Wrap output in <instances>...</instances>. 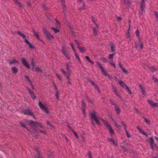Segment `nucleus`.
<instances>
[{
    "mask_svg": "<svg viewBox=\"0 0 158 158\" xmlns=\"http://www.w3.org/2000/svg\"><path fill=\"white\" fill-rule=\"evenodd\" d=\"M89 115L92 121L94 120L98 125H100L101 124V123L99 122V119L97 118V116L95 111H94L93 113H90Z\"/></svg>",
    "mask_w": 158,
    "mask_h": 158,
    "instance_id": "1",
    "label": "nucleus"
},
{
    "mask_svg": "<svg viewBox=\"0 0 158 158\" xmlns=\"http://www.w3.org/2000/svg\"><path fill=\"white\" fill-rule=\"evenodd\" d=\"M43 32L44 34L46 35L47 39L48 40H51L52 39H54V38L51 35L49 31H48L47 28L45 27H43Z\"/></svg>",
    "mask_w": 158,
    "mask_h": 158,
    "instance_id": "2",
    "label": "nucleus"
},
{
    "mask_svg": "<svg viewBox=\"0 0 158 158\" xmlns=\"http://www.w3.org/2000/svg\"><path fill=\"white\" fill-rule=\"evenodd\" d=\"M102 120V121L104 125L105 126L107 127L109 130V132L111 134H114V132L112 129L111 126L108 123V122L102 119H101Z\"/></svg>",
    "mask_w": 158,
    "mask_h": 158,
    "instance_id": "3",
    "label": "nucleus"
},
{
    "mask_svg": "<svg viewBox=\"0 0 158 158\" xmlns=\"http://www.w3.org/2000/svg\"><path fill=\"white\" fill-rule=\"evenodd\" d=\"M87 80L91 83V85L94 87V88L97 91H98L99 93H100V90L97 84H95L94 82L92 81L89 78H88Z\"/></svg>",
    "mask_w": 158,
    "mask_h": 158,
    "instance_id": "4",
    "label": "nucleus"
},
{
    "mask_svg": "<svg viewBox=\"0 0 158 158\" xmlns=\"http://www.w3.org/2000/svg\"><path fill=\"white\" fill-rule=\"evenodd\" d=\"M145 0H142L140 3V9L142 12H145V9L146 8L145 3L144 2Z\"/></svg>",
    "mask_w": 158,
    "mask_h": 158,
    "instance_id": "5",
    "label": "nucleus"
},
{
    "mask_svg": "<svg viewBox=\"0 0 158 158\" xmlns=\"http://www.w3.org/2000/svg\"><path fill=\"white\" fill-rule=\"evenodd\" d=\"M24 41L28 45V47L32 49L35 48V47L27 39H25Z\"/></svg>",
    "mask_w": 158,
    "mask_h": 158,
    "instance_id": "6",
    "label": "nucleus"
},
{
    "mask_svg": "<svg viewBox=\"0 0 158 158\" xmlns=\"http://www.w3.org/2000/svg\"><path fill=\"white\" fill-rule=\"evenodd\" d=\"M21 61L23 64L27 68H30V66L28 63L27 62L25 59L23 58L21 60Z\"/></svg>",
    "mask_w": 158,
    "mask_h": 158,
    "instance_id": "7",
    "label": "nucleus"
},
{
    "mask_svg": "<svg viewBox=\"0 0 158 158\" xmlns=\"http://www.w3.org/2000/svg\"><path fill=\"white\" fill-rule=\"evenodd\" d=\"M29 125L32 127H35L37 122H35L31 120H28Z\"/></svg>",
    "mask_w": 158,
    "mask_h": 158,
    "instance_id": "8",
    "label": "nucleus"
},
{
    "mask_svg": "<svg viewBox=\"0 0 158 158\" xmlns=\"http://www.w3.org/2000/svg\"><path fill=\"white\" fill-rule=\"evenodd\" d=\"M139 87L140 89L141 92L142 93L143 95H145L146 94V92L145 90L144 87L142 86V84H140Z\"/></svg>",
    "mask_w": 158,
    "mask_h": 158,
    "instance_id": "9",
    "label": "nucleus"
},
{
    "mask_svg": "<svg viewBox=\"0 0 158 158\" xmlns=\"http://www.w3.org/2000/svg\"><path fill=\"white\" fill-rule=\"evenodd\" d=\"M97 64L98 66H99V68L100 69L102 72L104 73V75L105 76H106L107 73L105 71L104 69V68L101 65V64L100 63H98Z\"/></svg>",
    "mask_w": 158,
    "mask_h": 158,
    "instance_id": "10",
    "label": "nucleus"
},
{
    "mask_svg": "<svg viewBox=\"0 0 158 158\" xmlns=\"http://www.w3.org/2000/svg\"><path fill=\"white\" fill-rule=\"evenodd\" d=\"M136 128L138 130H139L140 132L143 135L146 136L147 137H148V136L147 134L142 129L139 127V126H137Z\"/></svg>",
    "mask_w": 158,
    "mask_h": 158,
    "instance_id": "11",
    "label": "nucleus"
},
{
    "mask_svg": "<svg viewBox=\"0 0 158 158\" xmlns=\"http://www.w3.org/2000/svg\"><path fill=\"white\" fill-rule=\"evenodd\" d=\"M148 103L150 105L152 106L153 107H156L158 106L157 105V103H155L153 101L150 100H148Z\"/></svg>",
    "mask_w": 158,
    "mask_h": 158,
    "instance_id": "12",
    "label": "nucleus"
},
{
    "mask_svg": "<svg viewBox=\"0 0 158 158\" xmlns=\"http://www.w3.org/2000/svg\"><path fill=\"white\" fill-rule=\"evenodd\" d=\"M32 113L31 110L29 108H27L24 111V114L30 115Z\"/></svg>",
    "mask_w": 158,
    "mask_h": 158,
    "instance_id": "13",
    "label": "nucleus"
},
{
    "mask_svg": "<svg viewBox=\"0 0 158 158\" xmlns=\"http://www.w3.org/2000/svg\"><path fill=\"white\" fill-rule=\"evenodd\" d=\"M32 31L34 34V35L36 37V38L37 39L40 40V38L38 34L37 33H36L35 31L34 30V29H32Z\"/></svg>",
    "mask_w": 158,
    "mask_h": 158,
    "instance_id": "14",
    "label": "nucleus"
},
{
    "mask_svg": "<svg viewBox=\"0 0 158 158\" xmlns=\"http://www.w3.org/2000/svg\"><path fill=\"white\" fill-rule=\"evenodd\" d=\"M115 111L117 114H119L121 112V110L118 106H116L115 109Z\"/></svg>",
    "mask_w": 158,
    "mask_h": 158,
    "instance_id": "15",
    "label": "nucleus"
},
{
    "mask_svg": "<svg viewBox=\"0 0 158 158\" xmlns=\"http://www.w3.org/2000/svg\"><path fill=\"white\" fill-rule=\"evenodd\" d=\"M61 51L62 53L64 56L68 54V52L66 51V49L64 48V47H62Z\"/></svg>",
    "mask_w": 158,
    "mask_h": 158,
    "instance_id": "16",
    "label": "nucleus"
},
{
    "mask_svg": "<svg viewBox=\"0 0 158 158\" xmlns=\"http://www.w3.org/2000/svg\"><path fill=\"white\" fill-rule=\"evenodd\" d=\"M123 3L124 4H127L128 7H130L131 5L130 0H123Z\"/></svg>",
    "mask_w": 158,
    "mask_h": 158,
    "instance_id": "17",
    "label": "nucleus"
},
{
    "mask_svg": "<svg viewBox=\"0 0 158 158\" xmlns=\"http://www.w3.org/2000/svg\"><path fill=\"white\" fill-rule=\"evenodd\" d=\"M39 106L40 108L42 110H43L46 106H45L42 103V102L40 101L38 103Z\"/></svg>",
    "mask_w": 158,
    "mask_h": 158,
    "instance_id": "18",
    "label": "nucleus"
},
{
    "mask_svg": "<svg viewBox=\"0 0 158 158\" xmlns=\"http://www.w3.org/2000/svg\"><path fill=\"white\" fill-rule=\"evenodd\" d=\"M78 48L81 53H84L86 51L85 48L84 47H81L79 46Z\"/></svg>",
    "mask_w": 158,
    "mask_h": 158,
    "instance_id": "19",
    "label": "nucleus"
},
{
    "mask_svg": "<svg viewBox=\"0 0 158 158\" xmlns=\"http://www.w3.org/2000/svg\"><path fill=\"white\" fill-rule=\"evenodd\" d=\"M10 64H16L17 63L15 59L10 60H8Z\"/></svg>",
    "mask_w": 158,
    "mask_h": 158,
    "instance_id": "20",
    "label": "nucleus"
},
{
    "mask_svg": "<svg viewBox=\"0 0 158 158\" xmlns=\"http://www.w3.org/2000/svg\"><path fill=\"white\" fill-rule=\"evenodd\" d=\"M142 118L144 119V121L147 124L149 125L151 124V121L148 119L147 118L144 116H143Z\"/></svg>",
    "mask_w": 158,
    "mask_h": 158,
    "instance_id": "21",
    "label": "nucleus"
},
{
    "mask_svg": "<svg viewBox=\"0 0 158 158\" xmlns=\"http://www.w3.org/2000/svg\"><path fill=\"white\" fill-rule=\"evenodd\" d=\"M35 71H36V72L37 73H38L39 72L42 73L43 72V71L41 69H40L39 68H38V67H35Z\"/></svg>",
    "mask_w": 158,
    "mask_h": 158,
    "instance_id": "22",
    "label": "nucleus"
},
{
    "mask_svg": "<svg viewBox=\"0 0 158 158\" xmlns=\"http://www.w3.org/2000/svg\"><path fill=\"white\" fill-rule=\"evenodd\" d=\"M118 83L119 84L120 86L123 88L126 85V84L121 80H119L118 81Z\"/></svg>",
    "mask_w": 158,
    "mask_h": 158,
    "instance_id": "23",
    "label": "nucleus"
},
{
    "mask_svg": "<svg viewBox=\"0 0 158 158\" xmlns=\"http://www.w3.org/2000/svg\"><path fill=\"white\" fill-rule=\"evenodd\" d=\"M109 140L111 141L112 142V144L114 145L115 147H117L118 145V144L115 142L113 139L110 138L109 139Z\"/></svg>",
    "mask_w": 158,
    "mask_h": 158,
    "instance_id": "24",
    "label": "nucleus"
},
{
    "mask_svg": "<svg viewBox=\"0 0 158 158\" xmlns=\"http://www.w3.org/2000/svg\"><path fill=\"white\" fill-rule=\"evenodd\" d=\"M149 69L152 72L157 71L156 69L155 68V67L154 66H151L149 67Z\"/></svg>",
    "mask_w": 158,
    "mask_h": 158,
    "instance_id": "25",
    "label": "nucleus"
},
{
    "mask_svg": "<svg viewBox=\"0 0 158 158\" xmlns=\"http://www.w3.org/2000/svg\"><path fill=\"white\" fill-rule=\"evenodd\" d=\"M93 34L94 36H96L97 35L98 31L95 28L93 27Z\"/></svg>",
    "mask_w": 158,
    "mask_h": 158,
    "instance_id": "26",
    "label": "nucleus"
},
{
    "mask_svg": "<svg viewBox=\"0 0 158 158\" xmlns=\"http://www.w3.org/2000/svg\"><path fill=\"white\" fill-rule=\"evenodd\" d=\"M11 69L12 70L13 73H16L17 72L18 70L17 68L15 67H13L11 68Z\"/></svg>",
    "mask_w": 158,
    "mask_h": 158,
    "instance_id": "27",
    "label": "nucleus"
},
{
    "mask_svg": "<svg viewBox=\"0 0 158 158\" xmlns=\"http://www.w3.org/2000/svg\"><path fill=\"white\" fill-rule=\"evenodd\" d=\"M86 99L88 101V102H89L90 103L92 104L93 103V101L91 100V98L88 96H87Z\"/></svg>",
    "mask_w": 158,
    "mask_h": 158,
    "instance_id": "28",
    "label": "nucleus"
},
{
    "mask_svg": "<svg viewBox=\"0 0 158 158\" xmlns=\"http://www.w3.org/2000/svg\"><path fill=\"white\" fill-rule=\"evenodd\" d=\"M149 139L150 140V145L152 144H155L154 143V140L153 139V137H151L149 138Z\"/></svg>",
    "mask_w": 158,
    "mask_h": 158,
    "instance_id": "29",
    "label": "nucleus"
},
{
    "mask_svg": "<svg viewBox=\"0 0 158 158\" xmlns=\"http://www.w3.org/2000/svg\"><path fill=\"white\" fill-rule=\"evenodd\" d=\"M126 87L125 90L127 91L128 93L129 94H132V92L128 86L127 85H126Z\"/></svg>",
    "mask_w": 158,
    "mask_h": 158,
    "instance_id": "30",
    "label": "nucleus"
},
{
    "mask_svg": "<svg viewBox=\"0 0 158 158\" xmlns=\"http://www.w3.org/2000/svg\"><path fill=\"white\" fill-rule=\"evenodd\" d=\"M100 60L104 63H106L108 61L106 59V58L104 57H101Z\"/></svg>",
    "mask_w": 158,
    "mask_h": 158,
    "instance_id": "31",
    "label": "nucleus"
},
{
    "mask_svg": "<svg viewBox=\"0 0 158 158\" xmlns=\"http://www.w3.org/2000/svg\"><path fill=\"white\" fill-rule=\"evenodd\" d=\"M40 127L41 128H43V126L41 125V124L40 123H39L37 122V123L36 124L35 127Z\"/></svg>",
    "mask_w": 158,
    "mask_h": 158,
    "instance_id": "32",
    "label": "nucleus"
},
{
    "mask_svg": "<svg viewBox=\"0 0 158 158\" xmlns=\"http://www.w3.org/2000/svg\"><path fill=\"white\" fill-rule=\"evenodd\" d=\"M35 158H43L42 156L40 155L39 151H37V154Z\"/></svg>",
    "mask_w": 158,
    "mask_h": 158,
    "instance_id": "33",
    "label": "nucleus"
},
{
    "mask_svg": "<svg viewBox=\"0 0 158 158\" xmlns=\"http://www.w3.org/2000/svg\"><path fill=\"white\" fill-rule=\"evenodd\" d=\"M110 49L111 51L113 52H114L115 50L113 43L110 45Z\"/></svg>",
    "mask_w": 158,
    "mask_h": 158,
    "instance_id": "34",
    "label": "nucleus"
},
{
    "mask_svg": "<svg viewBox=\"0 0 158 158\" xmlns=\"http://www.w3.org/2000/svg\"><path fill=\"white\" fill-rule=\"evenodd\" d=\"M51 29H52L54 32V33L55 34H56L57 33L59 32V30L54 27H51Z\"/></svg>",
    "mask_w": 158,
    "mask_h": 158,
    "instance_id": "35",
    "label": "nucleus"
},
{
    "mask_svg": "<svg viewBox=\"0 0 158 158\" xmlns=\"http://www.w3.org/2000/svg\"><path fill=\"white\" fill-rule=\"evenodd\" d=\"M20 125H21L22 127H23L26 128L27 130L28 131H30L29 130L26 126V124L25 123H20Z\"/></svg>",
    "mask_w": 158,
    "mask_h": 158,
    "instance_id": "36",
    "label": "nucleus"
},
{
    "mask_svg": "<svg viewBox=\"0 0 158 158\" xmlns=\"http://www.w3.org/2000/svg\"><path fill=\"white\" fill-rule=\"evenodd\" d=\"M66 69L67 71L68 74H70V72L69 71L70 69L69 67V64H68L66 63Z\"/></svg>",
    "mask_w": 158,
    "mask_h": 158,
    "instance_id": "37",
    "label": "nucleus"
},
{
    "mask_svg": "<svg viewBox=\"0 0 158 158\" xmlns=\"http://www.w3.org/2000/svg\"><path fill=\"white\" fill-rule=\"evenodd\" d=\"M34 60H35L33 58H32L31 60V64L33 67H35V65Z\"/></svg>",
    "mask_w": 158,
    "mask_h": 158,
    "instance_id": "38",
    "label": "nucleus"
},
{
    "mask_svg": "<svg viewBox=\"0 0 158 158\" xmlns=\"http://www.w3.org/2000/svg\"><path fill=\"white\" fill-rule=\"evenodd\" d=\"M86 106V104L84 102V101L82 100V104H81V108L82 109H85V107Z\"/></svg>",
    "mask_w": 158,
    "mask_h": 158,
    "instance_id": "39",
    "label": "nucleus"
},
{
    "mask_svg": "<svg viewBox=\"0 0 158 158\" xmlns=\"http://www.w3.org/2000/svg\"><path fill=\"white\" fill-rule=\"evenodd\" d=\"M46 124L48 126L52 128L53 127V126L52 125L50 122L49 121H47L46 122Z\"/></svg>",
    "mask_w": 158,
    "mask_h": 158,
    "instance_id": "40",
    "label": "nucleus"
},
{
    "mask_svg": "<svg viewBox=\"0 0 158 158\" xmlns=\"http://www.w3.org/2000/svg\"><path fill=\"white\" fill-rule=\"evenodd\" d=\"M25 77L27 80V81H28V82H29L30 83H31V81L29 78V77L27 75H26L25 76Z\"/></svg>",
    "mask_w": 158,
    "mask_h": 158,
    "instance_id": "41",
    "label": "nucleus"
},
{
    "mask_svg": "<svg viewBox=\"0 0 158 158\" xmlns=\"http://www.w3.org/2000/svg\"><path fill=\"white\" fill-rule=\"evenodd\" d=\"M56 98L58 99H59V92L58 90H56Z\"/></svg>",
    "mask_w": 158,
    "mask_h": 158,
    "instance_id": "42",
    "label": "nucleus"
},
{
    "mask_svg": "<svg viewBox=\"0 0 158 158\" xmlns=\"http://www.w3.org/2000/svg\"><path fill=\"white\" fill-rule=\"evenodd\" d=\"M135 33L136 34V36L138 38V39H139V30L138 29H137L136 31H135Z\"/></svg>",
    "mask_w": 158,
    "mask_h": 158,
    "instance_id": "43",
    "label": "nucleus"
},
{
    "mask_svg": "<svg viewBox=\"0 0 158 158\" xmlns=\"http://www.w3.org/2000/svg\"><path fill=\"white\" fill-rule=\"evenodd\" d=\"M121 147L124 152H127L128 151V149L125 146H121Z\"/></svg>",
    "mask_w": 158,
    "mask_h": 158,
    "instance_id": "44",
    "label": "nucleus"
},
{
    "mask_svg": "<svg viewBox=\"0 0 158 158\" xmlns=\"http://www.w3.org/2000/svg\"><path fill=\"white\" fill-rule=\"evenodd\" d=\"M72 132L74 134V135L76 137L77 139H78V138H79L78 136V135L77 134V132H75V131H74V130H73L72 131Z\"/></svg>",
    "mask_w": 158,
    "mask_h": 158,
    "instance_id": "45",
    "label": "nucleus"
},
{
    "mask_svg": "<svg viewBox=\"0 0 158 158\" xmlns=\"http://www.w3.org/2000/svg\"><path fill=\"white\" fill-rule=\"evenodd\" d=\"M115 127L116 128H118L119 130L121 129V126L117 124L116 123H115Z\"/></svg>",
    "mask_w": 158,
    "mask_h": 158,
    "instance_id": "46",
    "label": "nucleus"
},
{
    "mask_svg": "<svg viewBox=\"0 0 158 158\" xmlns=\"http://www.w3.org/2000/svg\"><path fill=\"white\" fill-rule=\"evenodd\" d=\"M154 14L155 15L156 18L158 19V12L156 11H155L154 12Z\"/></svg>",
    "mask_w": 158,
    "mask_h": 158,
    "instance_id": "47",
    "label": "nucleus"
},
{
    "mask_svg": "<svg viewBox=\"0 0 158 158\" xmlns=\"http://www.w3.org/2000/svg\"><path fill=\"white\" fill-rule=\"evenodd\" d=\"M27 89L28 92L30 94H34V92L33 91L31 90L29 88H27Z\"/></svg>",
    "mask_w": 158,
    "mask_h": 158,
    "instance_id": "48",
    "label": "nucleus"
},
{
    "mask_svg": "<svg viewBox=\"0 0 158 158\" xmlns=\"http://www.w3.org/2000/svg\"><path fill=\"white\" fill-rule=\"evenodd\" d=\"M110 102H111V103L113 105H114V106H115V107H116V106H117V104L116 103H114V101L112 100L111 99H110Z\"/></svg>",
    "mask_w": 158,
    "mask_h": 158,
    "instance_id": "49",
    "label": "nucleus"
},
{
    "mask_svg": "<svg viewBox=\"0 0 158 158\" xmlns=\"http://www.w3.org/2000/svg\"><path fill=\"white\" fill-rule=\"evenodd\" d=\"M40 132L41 133L44 134H46L47 132V131L46 130H40Z\"/></svg>",
    "mask_w": 158,
    "mask_h": 158,
    "instance_id": "50",
    "label": "nucleus"
},
{
    "mask_svg": "<svg viewBox=\"0 0 158 158\" xmlns=\"http://www.w3.org/2000/svg\"><path fill=\"white\" fill-rule=\"evenodd\" d=\"M114 57V55L113 54H109V57H108V58L109 59H112V58Z\"/></svg>",
    "mask_w": 158,
    "mask_h": 158,
    "instance_id": "51",
    "label": "nucleus"
},
{
    "mask_svg": "<svg viewBox=\"0 0 158 158\" xmlns=\"http://www.w3.org/2000/svg\"><path fill=\"white\" fill-rule=\"evenodd\" d=\"M31 98H32V99L33 100H35L36 99V96L35 95H34V94H31Z\"/></svg>",
    "mask_w": 158,
    "mask_h": 158,
    "instance_id": "52",
    "label": "nucleus"
},
{
    "mask_svg": "<svg viewBox=\"0 0 158 158\" xmlns=\"http://www.w3.org/2000/svg\"><path fill=\"white\" fill-rule=\"evenodd\" d=\"M126 134L127 135V136L128 138H130L131 137V136L130 134L129 133L128 131L127 130H126Z\"/></svg>",
    "mask_w": 158,
    "mask_h": 158,
    "instance_id": "53",
    "label": "nucleus"
},
{
    "mask_svg": "<svg viewBox=\"0 0 158 158\" xmlns=\"http://www.w3.org/2000/svg\"><path fill=\"white\" fill-rule=\"evenodd\" d=\"M87 155L89 156V158H92V153L90 151L88 152Z\"/></svg>",
    "mask_w": 158,
    "mask_h": 158,
    "instance_id": "54",
    "label": "nucleus"
},
{
    "mask_svg": "<svg viewBox=\"0 0 158 158\" xmlns=\"http://www.w3.org/2000/svg\"><path fill=\"white\" fill-rule=\"evenodd\" d=\"M43 110H44L48 114H49V111L48 107L46 106Z\"/></svg>",
    "mask_w": 158,
    "mask_h": 158,
    "instance_id": "55",
    "label": "nucleus"
},
{
    "mask_svg": "<svg viewBox=\"0 0 158 158\" xmlns=\"http://www.w3.org/2000/svg\"><path fill=\"white\" fill-rule=\"evenodd\" d=\"M70 45L71 46L72 48L73 51H75V49L74 48L73 45V43H72L70 44Z\"/></svg>",
    "mask_w": 158,
    "mask_h": 158,
    "instance_id": "56",
    "label": "nucleus"
},
{
    "mask_svg": "<svg viewBox=\"0 0 158 158\" xmlns=\"http://www.w3.org/2000/svg\"><path fill=\"white\" fill-rule=\"evenodd\" d=\"M113 92L116 95V96H117L118 95V92H117L116 89H115L113 90Z\"/></svg>",
    "mask_w": 158,
    "mask_h": 158,
    "instance_id": "57",
    "label": "nucleus"
},
{
    "mask_svg": "<svg viewBox=\"0 0 158 158\" xmlns=\"http://www.w3.org/2000/svg\"><path fill=\"white\" fill-rule=\"evenodd\" d=\"M91 18L92 21L95 24H96V22H95V20L94 17L93 16H91Z\"/></svg>",
    "mask_w": 158,
    "mask_h": 158,
    "instance_id": "58",
    "label": "nucleus"
},
{
    "mask_svg": "<svg viewBox=\"0 0 158 158\" xmlns=\"http://www.w3.org/2000/svg\"><path fill=\"white\" fill-rule=\"evenodd\" d=\"M135 48L137 50V48H138V44L137 43L135 42Z\"/></svg>",
    "mask_w": 158,
    "mask_h": 158,
    "instance_id": "59",
    "label": "nucleus"
},
{
    "mask_svg": "<svg viewBox=\"0 0 158 158\" xmlns=\"http://www.w3.org/2000/svg\"><path fill=\"white\" fill-rule=\"evenodd\" d=\"M70 74H69L67 73V75L66 74V78L69 80H71L70 78H69V77H70Z\"/></svg>",
    "mask_w": 158,
    "mask_h": 158,
    "instance_id": "60",
    "label": "nucleus"
},
{
    "mask_svg": "<svg viewBox=\"0 0 158 158\" xmlns=\"http://www.w3.org/2000/svg\"><path fill=\"white\" fill-rule=\"evenodd\" d=\"M56 75L57 77H58V78H59V79L61 81H62V78H61L60 76V75H58V74L56 73Z\"/></svg>",
    "mask_w": 158,
    "mask_h": 158,
    "instance_id": "61",
    "label": "nucleus"
},
{
    "mask_svg": "<svg viewBox=\"0 0 158 158\" xmlns=\"http://www.w3.org/2000/svg\"><path fill=\"white\" fill-rule=\"evenodd\" d=\"M60 70L65 75H66L67 73L63 69H61Z\"/></svg>",
    "mask_w": 158,
    "mask_h": 158,
    "instance_id": "62",
    "label": "nucleus"
},
{
    "mask_svg": "<svg viewBox=\"0 0 158 158\" xmlns=\"http://www.w3.org/2000/svg\"><path fill=\"white\" fill-rule=\"evenodd\" d=\"M64 56H65L66 58L68 60H69L70 59V57L69 56L68 54Z\"/></svg>",
    "mask_w": 158,
    "mask_h": 158,
    "instance_id": "63",
    "label": "nucleus"
},
{
    "mask_svg": "<svg viewBox=\"0 0 158 158\" xmlns=\"http://www.w3.org/2000/svg\"><path fill=\"white\" fill-rule=\"evenodd\" d=\"M20 36L23 37L24 39H26V36L25 35L21 33L20 32Z\"/></svg>",
    "mask_w": 158,
    "mask_h": 158,
    "instance_id": "64",
    "label": "nucleus"
}]
</instances>
